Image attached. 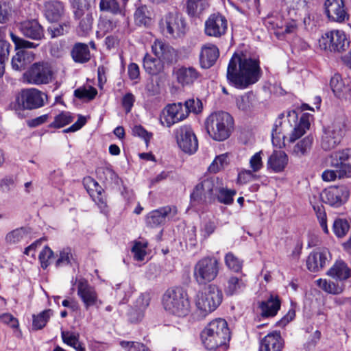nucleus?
<instances>
[{
	"label": "nucleus",
	"mask_w": 351,
	"mask_h": 351,
	"mask_svg": "<svg viewBox=\"0 0 351 351\" xmlns=\"http://www.w3.org/2000/svg\"><path fill=\"white\" fill-rule=\"evenodd\" d=\"M350 226L345 219H336L332 224L334 234L339 238L343 237L350 230Z\"/></svg>",
	"instance_id": "obj_49"
},
{
	"label": "nucleus",
	"mask_w": 351,
	"mask_h": 351,
	"mask_svg": "<svg viewBox=\"0 0 351 351\" xmlns=\"http://www.w3.org/2000/svg\"><path fill=\"white\" fill-rule=\"evenodd\" d=\"M219 269V262L216 258H203L195 265L193 276L197 284L205 285L217 276Z\"/></svg>",
	"instance_id": "obj_10"
},
{
	"label": "nucleus",
	"mask_w": 351,
	"mask_h": 351,
	"mask_svg": "<svg viewBox=\"0 0 351 351\" xmlns=\"http://www.w3.org/2000/svg\"><path fill=\"white\" fill-rule=\"evenodd\" d=\"M72 258L71 249L70 247L64 248L60 252L59 257L56 262V266L59 267L69 265L71 264Z\"/></svg>",
	"instance_id": "obj_56"
},
{
	"label": "nucleus",
	"mask_w": 351,
	"mask_h": 351,
	"mask_svg": "<svg viewBox=\"0 0 351 351\" xmlns=\"http://www.w3.org/2000/svg\"><path fill=\"white\" fill-rule=\"evenodd\" d=\"M324 10L330 21L341 23L349 19L343 0H325Z\"/></svg>",
	"instance_id": "obj_19"
},
{
	"label": "nucleus",
	"mask_w": 351,
	"mask_h": 351,
	"mask_svg": "<svg viewBox=\"0 0 351 351\" xmlns=\"http://www.w3.org/2000/svg\"><path fill=\"white\" fill-rule=\"evenodd\" d=\"M261 315L264 317H274L280 308V300L277 295H270L269 298L259 304Z\"/></svg>",
	"instance_id": "obj_31"
},
{
	"label": "nucleus",
	"mask_w": 351,
	"mask_h": 351,
	"mask_svg": "<svg viewBox=\"0 0 351 351\" xmlns=\"http://www.w3.org/2000/svg\"><path fill=\"white\" fill-rule=\"evenodd\" d=\"M132 134L134 136H138L143 138L146 143H147L152 134L148 132L142 125H136L132 128Z\"/></svg>",
	"instance_id": "obj_62"
},
{
	"label": "nucleus",
	"mask_w": 351,
	"mask_h": 351,
	"mask_svg": "<svg viewBox=\"0 0 351 351\" xmlns=\"http://www.w3.org/2000/svg\"><path fill=\"white\" fill-rule=\"evenodd\" d=\"M150 300L149 293H141L135 302L134 311L131 313V319L136 322L141 320L144 315V311L149 305Z\"/></svg>",
	"instance_id": "obj_34"
},
{
	"label": "nucleus",
	"mask_w": 351,
	"mask_h": 351,
	"mask_svg": "<svg viewBox=\"0 0 351 351\" xmlns=\"http://www.w3.org/2000/svg\"><path fill=\"white\" fill-rule=\"evenodd\" d=\"M228 23L226 19L220 14H213L205 21V34L211 37L219 38L225 34Z\"/></svg>",
	"instance_id": "obj_21"
},
{
	"label": "nucleus",
	"mask_w": 351,
	"mask_h": 351,
	"mask_svg": "<svg viewBox=\"0 0 351 351\" xmlns=\"http://www.w3.org/2000/svg\"><path fill=\"white\" fill-rule=\"evenodd\" d=\"M236 194L235 190L219 187L216 194V198L221 203L230 204L233 202V197Z\"/></svg>",
	"instance_id": "obj_51"
},
{
	"label": "nucleus",
	"mask_w": 351,
	"mask_h": 351,
	"mask_svg": "<svg viewBox=\"0 0 351 351\" xmlns=\"http://www.w3.org/2000/svg\"><path fill=\"white\" fill-rule=\"evenodd\" d=\"M99 8L100 11L114 15L122 14V10L117 0H100Z\"/></svg>",
	"instance_id": "obj_46"
},
{
	"label": "nucleus",
	"mask_w": 351,
	"mask_h": 351,
	"mask_svg": "<svg viewBox=\"0 0 351 351\" xmlns=\"http://www.w3.org/2000/svg\"><path fill=\"white\" fill-rule=\"evenodd\" d=\"M219 56L218 47L213 44L207 43L201 48L199 53V64L202 69H210L216 62Z\"/></svg>",
	"instance_id": "obj_26"
},
{
	"label": "nucleus",
	"mask_w": 351,
	"mask_h": 351,
	"mask_svg": "<svg viewBox=\"0 0 351 351\" xmlns=\"http://www.w3.org/2000/svg\"><path fill=\"white\" fill-rule=\"evenodd\" d=\"M29 231L25 227L16 228L8 232L5 236V241L8 243L15 244L26 238Z\"/></svg>",
	"instance_id": "obj_45"
},
{
	"label": "nucleus",
	"mask_w": 351,
	"mask_h": 351,
	"mask_svg": "<svg viewBox=\"0 0 351 351\" xmlns=\"http://www.w3.org/2000/svg\"><path fill=\"white\" fill-rule=\"evenodd\" d=\"M208 6L207 0H187L186 12L191 18H199Z\"/></svg>",
	"instance_id": "obj_35"
},
{
	"label": "nucleus",
	"mask_w": 351,
	"mask_h": 351,
	"mask_svg": "<svg viewBox=\"0 0 351 351\" xmlns=\"http://www.w3.org/2000/svg\"><path fill=\"white\" fill-rule=\"evenodd\" d=\"M228 153L217 156L208 168L210 173H216L223 169L228 164Z\"/></svg>",
	"instance_id": "obj_47"
},
{
	"label": "nucleus",
	"mask_w": 351,
	"mask_h": 351,
	"mask_svg": "<svg viewBox=\"0 0 351 351\" xmlns=\"http://www.w3.org/2000/svg\"><path fill=\"white\" fill-rule=\"evenodd\" d=\"M117 21L112 18L101 16L97 24V36L103 37L116 28Z\"/></svg>",
	"instance_id": "obj_41"
},
{
	"label": "nucleus",
	"mask_w": 351,
	"mask_h": 351,
	"mask_svg": "<svg viewBox=\"0 0 351 351\" xmlns=\"http://www.w3.org/2000/svg\"><path fill=\"white\" fill-rule=\"evenodd\" d=\"M162 305L167 313L178 317L187 316L191 311L188 293L181 287L167 289L162 297Z\"/></svg>",
	"instance_id": "obj_1"
},
{
	"label": "nucleus",
	"mask_w": 351,
	"mask_h": 351,
	"mask_svg": "<svg viewBox=\"0 0 351 351\" xmlns=\"http://www.w3.org/2000/svg\"><path fill=\"white\" fill-rule=\"evenodd\" d=\"M291 127L289 121H282L280 117L276 120L271 132V141L274 146L280 148L285 146V134Z\"/></svg>",
	"instance_id": "obj_27"
},
{
	"label": "nucleus",
	"mask_w": 351,
	"mask_h": 351,
	"mask_svg": "<svg viewBox=\"0 0 351 351\" xmlns=\"http://www.w3.org/2000/svg\"><path fill=\"white\" fill-rule=\"evenodd\" d=\"M234 125L233 117L224 111L215 112L205 121L208 134L217 141H223L228 138L234 130Z\"/></svg>",
	"instance_id": "obj_4"
},
{
	"label": "nucleus",
	"mask_w": 351,
	"mask_h": 351,
	"mask_svg": "<svg viewBox=\"0 0 351 351\" xmlns=\"http://www.w3.org/2000/svg\"><path fill=\"white\" fill-rule=\"evenodd\" d=\"M97 94V89L92 86H89L88 88H79L74 91V95L80 99H88V100H92L95 97Z\"/></svg>",
	"instance_id": "obj_53"
},
{
	"label": "nucleus",
	"mask_w": 351,
	"mask_h": 351,
	"mask_svg": "<svg viewBox=\"0 0 351 351\" xmlns=\"http://www.w3.org/2000/svg\"><path fill=\"white\" fill-rule=\"evenodd\" d=\"M178 210L175 206H166L150 211L146 216L147 226L156 228L172 220L177 215Z\"/></svg>",
	"instance_id": "obj_15"
},
{
	"label": "nucleus",
	"mask_w": 351,
	"mask_h": 351,
	"mask_svg": "<svg viewBox=\"0 0 351 351\" xmlns=\"http://www.w3.org/2000/svg\"><path fill=\"white\" fill-rule=\"evenodd\" d=\"M147 244H142L141 242H135L132 247V253L133 254L134 258L138 261L144 260L146 254L145 248Z\"/></svg>",
	"instance_id": "obj_59"
},
{
	"label": "nucleus",
	"mask_w": 351,
	"mask_h": 351,
	"mask_svg": "<svg viewBox=\"0 0 351 351\" xmlns=\"http://www.w3.org/2000/svg\"><path fill=\"white\" fill-rule=\"evenodd\" d=\"M348 130L343 119H337L330 124L324 126L320 138V146L324 151H330L339 146Z\"/></svg>",
	"instance_id": "obj_6"
},
{
	"label": "nucleus",
	"mask_w": 351,
	"mask_h": 351,
	"mask_svg": "<svg viewBox=\"0 0 351 351\" xmlns=\"http://www.w3.org/2000/svg\"><path fill=\"white\" fill-rule=\"evenodd\" d=\"M97 173L98 175V178L107 184L119 185L121 182V179L111 168H99L97 169Z\"/></svg>",
	"instance_id": "obj_43"
},
{
	"label": "nucleus",
	"mask_w": 351,
	"mask_h": 351,
	"mask_svg": "<svg viewBox=\"0 0 351 351\" xmlns=\"http://www.w3.org/2000/svg\"><path fill=\"white\" fill-rule=\"evenodd\" d=\"M240 288L239 279L235 276H231L225 286V292L228 295H232Z\"/></svg>",
	"instance_id": "obj_60"
},
{
	"label": "nucleus",
	"mask_w": 351,
	"mask_h": 351,
	"mask_svg": "<svg viewBox=\"0 0 351 351\" xmlns=\"http://www.w3.org/2000/svg\"><path fill=\"white\" fill-rule=\"evenodd\" d=\"M315 282L320 289L329 294H340L344 289L343 285H339L326 279L319 278Z\"/></svg>",
	"instance_id": "obj_42"
},
{
	"label": "nucleus",
	"mask_w": 351,
	"mask_h": 351,
	"mask_svg": "<svg viewBox=\"0 0 351 351\" xmlns=\"http://www.w3.org/2000/svg\"><path fill=\"white\" fill-rule=\"evenodd\" d=\"M327 275L336 280L343 281L350 277L351 269L345 262L339 260L337 261L327 271Z\"/></svg>",
	"instance_id": "obj_32"
},
{
	"label": "nucleus",
	"mask_w": 351,
	"mask_h": 351,
	"mask_svg": "<svg viewBox=\"0 0 351 351\" xmlns=\"http://www.w3.org/2000/svg\"><path fill=\"white\" fill-rule=\"evenodd\" d=\"M263 152L260 151L253 155L250 160V166L254 172H257L263 167Z\"/></svg>",
	"instance_id": "obj_61"
},
{
	"label": "nucleus",
	"mask_w": 351,
	"mask_h": 351,
	"mask_svg": "<svg viewBox=\"0 0 351 351\" xmlns=\"http://www.w3.org/2000/svg\"><path fill=\"white\" fill-rule=\"evenodd\" d=\"M226 78L229 85L241 88V51L234 52L227 67Z\"/></svg>",
	"instance_id": "obj_20"
},
{
	"label": "nucleus",
	"mask_w": 351,
	"mask_h": 351,
	"mask_svg": "<svg viewBox=\"0 0 351 351\" xmlns=\"http://www.w3.org/2000/svg\"><path fill=\"white\" fill-rule=\"evenodd\" d=\"M313 209L316 213L321 228L325 233L328 234L327 217L324 206L322 205L313 206Z\"/></svg>",
	"instance_id": "obj_55"
},
{
	"label": "nucleus",
	"mask_w": 351,
	"mask_h": 351,
	"mask_svg": "<svg viewBox=\"0 0 351 351\" xmlns=\"http://www.w3.org/2000/svg\"><path fill=\"white\" fill-rule=\"evenodd\" d=\"M53 252L48 246H45L40 252L38 258L43 269H45L50 265L49 261L53 257Z\"/></svg>",
	"instance_id": "obj_58"
},
{
	"label": "nucleus",
	"mask_w": 351,
	"mask_h": 351,
	"mask_svg": "<svg viewBox=\"0 0 351 351\" xmlns=\"http://www.w3.org/2000/svg\"><path fill=\"white\" fill-rule=\"evenodd\" d=\"M135 102V97L132 93H127L122 98L121 104L126 113L130 112Z\"/></svg>",
	"instance_id": "obj_64"
},
{
	"label": "nucleus",
	"mask_w": 351,
	"mask_h": 351,
	"mask_svg": "<svg viewBox=\"0 0 351 351\" xmlns=\"http://www.w3.org/2000/svg\"><path fill=\"white\" fill-rule=\"evenodd\" d=\"M53 311L51 309L44 310L38 315H33L32 328L34 330L43 329L49 322Z\"/></svg>",
	"instance_id": "obj_44"
},
{
	"label": "nucleus",
	"mask_w": 351,
	"mask_h": 351,
	"mask_svg": "<svg viewBox=\"0 0 351 351\" xmlns=\"http://www.w3.org/2000/svg\"><path fill=\"white\" fill-rule=\"evenodd\" d=\"M53 76V71L49 63L35 62L23 73V82L28 84L42 85L49 84Z\"/></svg>",
	"instance_id": "obj_9"
},
{
	"label": "nucleus",
	"mask_w": 351,
	"mask_h": 351,
	"mask_svg": "<svg viewBox=\"0 0 351 351\" xmlns=\"http://www.w3.org/2000/svg\"><path fill=\"white\" fill-rule=\"evenodd\" d=\"M11 7L9 3L0 0V23H4L9 19Z\"/></svg>",
	"instance_id": "obj_63"
},
{
	"label": "nucleus",
	"mask_w": 351,
	"mask_h": 351,
	"mask_svg": "<svg viewBox=\"0 0 351 351\" xmlns=\"http://www.w3.org/2000/svg\"><path fill=\"white\" fill-rule=\"evenodd\" d=\"M177 82L182 86H191L201 80L202 75L192 66H182L175 73Z\"/></svg>",
	"instance_id": "obj_23"
},
{
	"label": "nucleus",
	"mask_w": 351,
	"mask_h": 351,
	"mask_svg": "<svg viewBox=\"0 0 351 351\" xmlns=\"http://www.w3.org/2000/svg\"><path fill=\"white\" fill-rule=\"evenodd\" d=\"M179 148L185 154L192 155L198 149L197 138L189 125H183L175 131Z\"/></svg>",
	"instance_id": "obj_12"
},
{
	"label": "nucleus",
	"mask_w": 351,
	"mask_h": 351,
	"mask_svg": "<svg viewBox=\"0 0 351 351\" xmlns=\"http://www.w3.org/2000/svg\"><path fill=\"white\" fill-rule=\"evenodd\" d=\"M185 21L176 13L169 12L160 21L163 34L172 38L181 37L184 34Z\"/></svg>",
	"instance_id": "obj_13"
},
{
	"label": "nucleus",
	"mask_w": 351,
	"mask_h": 351,
	"mask_svg": "<svg viewBox=\"0 0 351 351\" xmlns=\"http://www.w3.org/2000/svg\"><path fill=\"white\" fill-rule=\"evenodd\" d=\"M73 121V117L69 112H62L56 115L54 121L51 122L49 127L51 128H61L71 123Z\"/></svg>",
	"instance_id": "obj_48"
},
{
	"label": "nucleus",
	"mask_w": 351,
	"mask_h": 351,
	"mask_svg": "<svg viewBox=\"0 0 351 351\" xmlns=\"http://www.w3.org/2000/svg\"><path fill=\"white\" fill-rule=\"evenodd\" d=\"M284 346L283 339L279 332L267 334L260 342V351H281Z\"/></svg>",
	"instance_id": "obj_29"
},
{
	"label": "nucleus",
	"mask_w": 351,
	"mask_h": 351,
	"mask_svg": "<svg viewBox=\"0 0 351 351\" xmlns=\"http://www.w3.org/2000/svg\"><path fill=\"white\" fill-rule=\"evenodd\" d=\"M330 259L331 255L328 249H317L311 252L307 258V269L311 272H317L328 264Z\"/></svg>",
	"instance_id": "obj_22"
},
{
	"label": "nucleus",
	"mask_w": 351,
	"mask_h": 351,
	"mask_svg": "<svg viewBox=\"0 0 351 351\" xmlns=\"http://www.w3.org/2000/svg\"><path fill=\"white\" fill-rule=\"evenodd\" d=\"M230 339V332L226 321L221 318L211 321L202 330L201 339L205 348L214 350L224 349Z\"/></svg>",
	"instance_id": "obj_2"
},
{
	"label": "nucleus",
	"mask_w": 351,
	"mask_h": 351,
	"mask_svg": "<svg viewBox=\"0 0 351 351\" xmlns=\"http://www.w3.org/2000/svg\"><path fill=\"white\" fill-rule=\"evenodd\" d=\"M313 137L307 136L299 141L293 147L291 154L297 157H302L307 155L312 147Z\"/></svg>",
	"instance_id": "obj_38"
},
{
	"label": "nucleus",
	"mask_w": 351,
	"mask_h": 351,
	"mask_svg": "<svg viewBox=\"0 0 351 351\" xmlns=\"http://www.w3.org/2000/svg\"><path fill=\"white\" fill-rule=\"evenodd\" d=\"M310 128V122L306 116H302L299 123L293 128L289 138V142L293 143L302 136Z\"/></svg>",
	"instance_id": "obj_40"
},
{
	"label": "nucleus",
	"mask_w": 351,
	"mask_h": 351,
	"mask_svg": "<svg viewBox=\"0 0 351 351\" xmlns=\"http://www.w3.org/2000/svg\"><path fill=\"white\" fill-rule=\"evenodd\" d=\"M350 191L344 185L334 186L324 189L321 193L322 201L331 206L339 207L347 202Z\"/></svg>",
	"instance_id": "obj_16"
},
{
	"label": "nucleus",
	"mask_w": 351,
	"mask_h": 351,
	"mask_svg": "<svg viewBox=\"0 0 351 351\" xmlns=\"http://www.w3.org/2000/svg\"><path fill=\"white\" fill-rule=\"evenodd\" d=\"M319 47L330 51H343L349 45L346 35L343 31L332 30L325 33L319 40Z\"/></svg>",
	"instance_id": "obj_11"
},
{
	"label": "nucleus",
	"mask_w": 351,
	"mask_h": 351,
	"mask_svg": "<svg viewBox=\"0 0 351 351\" xmlns=\"http://www.w3.org/2000/svg\"><path fill=\"white\" fill-rule=\"evenodd\" d=\"M71 55L74 62L77 63H86L90 59L88 45L85 43H75L71 49Z\"/></svg>",
	"instance_id": "obj_36"
},
{
	"label": "nucleus",
	"mask_w": 351,
	"mask_h": 351,
	"mask_svg": "<svg viewBox=\"0 0 351 351\" xmlns=\"http://www.w3.org/2000/svg\"><path fill=\"white\" fill-rule=\"evenodd\" d=\"M330 85L332 92L338 97H341L343 93L348 90L339 74H335L332 77Z\"/></svg>",
	"instance_id": "obj_50"
},
{
	"label": "nucleus",
	"mask_w": 351,
	"mask_h": 351,
	"mask_svg": "<svg viewBox=\"0 0 351 351\" xmlns=\"http://www.w3.org/2000/svg\"><path fill=\"white\" fill-rule=\"evenodd\" d=\"M134 21L139 26L148 27L152 22V13L146 5L138 7L134 14Z\"/></svg>",
	"instance_id": "obj_39"
},
{
	"label": "nucleus",
	"mask_w": 351,
	"mask_h": 351,
	"mask_svg": "<svg viewBox=\"0 0 351 351\" xmlns=\"http://www.w3.org/2000/svg\"><path fill=\"white\" fill-rule=\"evenodd\" d=\"M218 190V179L214 177L206 178L198 183L190 195L193 206L210 204L216 199Z\"/></svg>",
	"instance_id": "obj_8"
},
{
	"label": "nucleus",
	"mask_w": 351,
	"mask_h": 351,
	"mask_svg": "<svg viewBox=\"0 0 351 351\" xmlns=\"http://www.w3.org/2000/svg\"><path fill=\"white\" fill-rule=\"evenodd\" d=\"M288 162V157L283 151H274L268 159V167L274 172L282 171Z\"/></svg>",
	"instance_id": "obj_33"
},
{
	"label": "nucleus",
	"mask_w": 351,
	"mask_h": 351,
	"mask_svg": "<svg viewBox=\"0 0 351 351\" xmlns=\"http://www.w3.org/2000/svg\"><path fill=\"white\" fill-rule=\"evenodd\" d=\"M65 7L64 3L58 1H51L45 4V16L51 23L60 21L64 15Z\"/></svg>",
	"instance_id": "obj_30"
},
{
	"label": "nucleus",
	"mask_w": 351,
	"mask_h": 351,
	"mask_svg": "<svg viewBox=\"0 0 351 351\" xmlns=\"http://www.w3.org/2000/svg\"><path fill=\"white\" fill-rule=\"evenodd\" d=\"M72 283L77 285V295L84 304V308L88 310L90 306H97L99 298L95 288L90 285L88 280L84 278H76Z\"/></svg>",
	"instance_id": "obj_14"
},
{
	"label": "nucleus",
	"mask_w": 351,
	"mask_h": 351,
	"mask_svg": "<svg viewBox=\"0 0 351 351\" xmlns=\"http://www.w3.org/2000/svg\"><path fill=\"white\" fill-rule=\"evenodd\" d=\"M224 262L228 269L233 272H239L241 270V262L239 258L231 252L225 255Z\"/></svg>",
	"instance_id": "obj_52"
},
{
	"label": "nucleus",
	"mask_w": 351,
	"mask_h": 351,
	"mask_svg": "<svg viewBox=\"0 0 351 351\" xmlns=\"http://www.w3.org/2000/svg\"><path fill=\"white\" fill-rule=\"evenodd\" d=\"M223 293L215 285H209L204 291H199L195 297V305L202 316L214 311L221 303Z\"/></svg>",
	"instance_id": "obj_7"
},
{
	"label": "nucleus",
	"mask_w": 351,
	"mask_h": 351,
	"mask_svg": "<svg viewBox=\"0 0 351 351\" xmlns=\"http://www.w3.org/2000/svg\"><path fill=\"white\" fill-rule=\"evenodd\" d=\"M12 68L15 71H22L25 69L27 63L23 52H17L12 58Z\"/></svg>",
	"instance_id": "obj_57"
},
{
	"label": "nucleus",
	"mask_w": 351,
	"mask_h": 351,
	"mask_svg": "<svg viewBox=\"0 0 351 351\" xmlns=\"http://www.w3.org/2000/svg\"><path fill=\"white\" fill-rule=\"evenodd\" d=\"M329 166L334 169L322 172V178L325 182L351 177V149L346 148L332 152L328 157Z\"/></svg>",
	"instance_id": "obj_3"
},
{
	"label": "nucleus",
	"mask_w": 351,
	"mask_h": 351,
	"mask_svg": "<svg viewBox=\"0 0 351 351\" xmlns=\"http://www.w3.org/2000/svg\"><path fill=\"white\" fill-rule=\"evenodd\" d=\"M143 68L148 74L156 75L162 71L163 64L160 59L154 58L147 53L143 58Z\"/></svg>",
	"instance_id": "obj_37"
},
{
	"label": "nucleus",
	"mask_w": 351,
	"mask_h": 351,
	"mask_svg": "<svg viewBox=\"0 0 351 351\" xmlns=\"http://www.w3.org/2000/svg\"><path fill=\"white\" fill-rule=\"evenodd\" d=\"M48 104L47 95L36 88H23L16 95L15 101L12 104L16 110H35Z\"/></svg>",
	"instance_id": "obj_5"
},
{
	"label": "nucleus",
	"mask_w": 351,
	"mask_h": 351,
	"mask_svg": "<svg viewBox=\"0 0 351 351\" xmlns=\"http://www.w3.org/2000/svg\"><path fill=\"white\" fill-rule=\"evenodd\" d=\"M187 117V112L184 111L182 102L170 104L163 110L160 122L162 125L170 128L173 125L183 121Z\"/></svg>",
	"instance_id": "obj_18"
},
{
	"label": "nucleus",
	"mask_w": 351,
	"mask_h": 351,
	"mask_svg": "<svg viewBox=\"0 0 351 351\" xmlns=\"http://www.w3.org/2000/svg\"><path fill=\"white\" fill-rule=\"evenodd\" d=\"M20 32L28 38L40 40L44 38V30L42 25L35 19L26 20L18 25Z\"/></svg>",
	"instance_id": "obj_25"
},
{
	"label": "nucleus",
	"mask_w": 351,
	"mask_h": 351,
	"mask_svg": "<svg viewBox=\"0 0 351 351\" xmlns=\"http://www.w3.org/2000/svg\"><path fill=\"white\" fill-rule=\"evenodd\" d=\"M263 74L260 62L256 58H243V88L256 84Z\"/></svg>",
	"instance_id": "obj_17"
},
{
	"label": "nucleus",
	"mask_w": 351,
	"mask_h": 351,
	"mask_svg": "<svg viewBox=\"0 0 351 351\" xmlns=\"http://www.w3.org/2000/svg\"><path fill=\"white\" fill-rule=\"evenodd\" d=\"M152 50L159 59L167 63L176 61L177 53L167 43L156 39L152 45Z\"/></svg>",
	"instance_id": "obj_24"
},
{
	"label": "nucleus",
	"mask_w": 351,
	"mask_h": 351,
	"mask_svg": "<svg viewBox=\"0 0 351 351\" xmlns=\"http://www.w3.org/2000/svg\"><path fill=\"white\" fill-rule=\"evenodd\" d=\"M75 19L80 20L77 27V34L80 36H87L93 29V17L90 12H83L81 9H77L74 12Z\"/></svg>",
	"instance_id": "obj_28"
},
{
	"label": "nucleus",
	"mask_w": 351,
	"mask_h": 351,
	"mask_svg": "<svg viewBox=\"0 0 351 351\" xmlns=\"http://www.w3.org/2000/svg\"><path fill=\"white\" fill-rule=\"evenodd\" d=\"M12 41L14 43L16 49H33L36 48L38 45L34 43L26 40L14 34L13 32L10 33Z\"/></svg>",
	"instance_id": "obj_54"
}]
</instances>
